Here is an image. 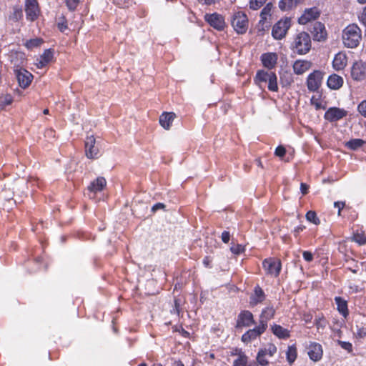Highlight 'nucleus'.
<instances>
[{"label": "nucleus", "mask_w": 366, "mask_h": 366, "mask_svg": "<svg viewBox=\"0 0 366 366\" xmlns=\"http://www.w3.org/2000/svg\"><path fill=\"white\" fill-rule=\"evenodd\" d=\"M362 39V30L357 24H350L343 30L342 40L347 48L355 49L357 47Z\"/></svg>", "instance_id": "f257e3e1"}, {"label": "nucleus", "mask_w": 366, "mask_h": 366, "mask_svg": "<svg viewBox=\"0 0 366 366\" xmlns=\"http://www.w3.org/2000/svg\"><path fill=\"white\" fill-rule=\"evenodd\" d=\"M311 47V37L306 31H301L295 34L290 45V49L299 55L307 54Z\"/></svg>", "instance_id": "f03ea898"}, {"label": "nucleus", "mask_w": 366, "mask_h": 366, "mask_svg": "<svg viewBox=\"0 0 366 366\" xmlns=\"http://www.w3.org/2000/svg\"><path fill=\"white\" fill-rule=\"evenodd\" d=\"M254 81L259 85L262 83L267 82V89L270 92H277L279 90L277 76L276 74L272 71H265L264 69L258 70L254 78Z\"/></svg>", "instance_id": "7ed1b4c3"}, {"label": "nucleus", "mask_w": 366, "mask_h": 366, "mask_svg": "<svg viewBox=\"0 0 366 366\" xmlns=\"http://www.w3.org/2000/svg\"><path fill=\"white\" fill-rule=\"evenodd\" d=\"M231 24L237 34H245L249 27V20L247 14L240 11L234 12L232 16Z\"/></svg>", "instance_id": "20e7f679"}, {"label": "nucleus", "mask_w": 366, "mask_h": 366, "mask_svg": "<svg viewBox=\"0 0 366 366\" xmlns=\"http://www.w3.org/2000/svg\"><path fill=\"white\" fill-rule=\"evenodd\" d=\"M24 11L26 19L30 22L36 21L41 14V10L38 0H25Z\"/></svg>", "instance_id": "39448f33"}, {"label": "nucleus", "mask_w": 366, "mask_h": 366, "mask_svg": "<svg viewBox=\"0 0 366 366\" xmlns=\"http://www.w3.org/2000/svg\"><path fill=\"white\" fill-rule=\"evenodd\" d=\"M277 348L273 343H268L266 347L260 348L256 356V363L258 366H268L269 361L267 359V356L271 357L274 355L277 352Z\"/></svg>", "instance_id": "423d86ee"}, {"label": "nucleus", "mask_w": 366, "mask_h": 366, "mask_svg": "<svg viewBox=\"0 0 366 366\" xmlns=\"http://www.w3.org/2000/svg\"><path fill=\"white\" fill-rule=\"evenodd\" d=\"M290 26L291 19L289 17L282 18L274 24L272 29V36L274 39L280 40L286 36Z\"/></svg>", "instance_id": "0eeeda50"}, {"label": "nucleus", "mask_w": 366, "mask_h": 366, "mask_svg": "<svg viewBox=\"0 0 366 366\" xmlns=\"http://www.w3.org/2000/svg\"><path fill=\"white\" fill-rule=\"evenodd\" d=\"M262 267L266 271L267 274L278 277L282 269V263L280 259L269 257L262 262Z\"/></svg>", "instance_id": "6e6552de"}, {"label": "nucleus", "mask_w": 366, "mask_h": 366, "mask_svg": "<svg viewBox=\"0 0 366 366\" xmlns=\"http://www.w3.org/2000/svg\"><path fill=\"white\" fill-rule=\"evenodd\" d=\"M350 76L355 81H362L366 78V62L362 59L355 61L350 69Z\"/></svg>", "instance_id": "1a4fd4ad"}, {"label": "nucleus", "mask_w": 366, "mask_h": 366, "mask_svg": "<svg viewBox=\"0 0 366 366\" xmlns=\"http://www.w3.org/2000/svg\"><path fill=\"white\" fill-rule=\"evenodd\" d=\"M204 19L210 26L217 31H223L226 27L224 17L217 12L206 14Z\"/></svg>", "instance_id": "9d476101"}, {"label": "nucleus", "mask_w": 366, "mask_h": 366, "mask_svg": "<svg viewBox=\"0 0 366 366\" xmlns=\"http://www.w3.org/2000/svg\"><path fill=\"white\" fill-rule=\"evenodd\" d=\"M256 324L254 315L249 310H244L240 311L236 320V329L249 327Z\"/></svg>", "instance_id": "9b49d317"}, {"label": "nucleus", "mask_w": 366, "mask_h": 366, "mask_svg": "<svg viewBox=\"0 0 366 366\" xmlns=\"http://www.w3.org/2000/svg\"><path fill=\"white\" fill-rule=\"evenodd\" d=\"M324 73L320 70H315L312 73H310L306 81V84L307 89L310 92H317L322 81Z\"/></svg>", "instance_id": "f8f14e48"}, {"label": "nucleus", "mask_w": 366, "mask_h": 366, "mask_svg": "<svg viewBox=\"0 0 366 366\" xmlns=\"http://www.w3.org/2000/svg\"><path fill=\"white\" fill-rule=\"evenodd\" d=\"M267 329L264 327L263 324H258L256 327L252 329H249L246 331L241 337V340L244 344H248L252 341L256 340L265 332Z\"/></svg>", "instance_id": "ddd939ff"}, {"label": "nucleus", "mask_w": 366, "mask_h": 366, "mask_svg": "<svg viewBox=\"0 0 366 366\" xmlns=\"http://www.w3.org/2000/svg\"><path fill=\"white\" fill-rule=\"evenodd\" d=\"M84 147L87 158L94 159L99 157V150L98 147L96 146V139L93 135L86 137Z\"/></svg>", "instance_id": "4468645a"}, {"label": "nucleus", "mask_w": 366, "mask_h": 366, "mask_svg": "<svg viewBox=\"0 0 366 366\" xmlns=\"http://www.w3.org/2000/svg\"><path fill=\"white\" fill-rule=\"evenodd\" d=\"M15 74L20 87L28 88L34 79L33 74L24 68L15 70Z\"/></svg>", "instance_id": "2eb2a0df"}, {"label": "nucleus", "mask_w": 366, "mask_h": 366, "mask_svg": "<svg viewBox=\"0 0 366 366\" xmlns=\"http://www.w3.org/2000/svg\"><path fill=\"white\" fill-rule=\"evenodd\" d=\"M347 115V112L344 109L339 107H330L329 108L324 114V118L330 122H337Z\"/></svg>", "instance_id": "dca6fc26"}, {"label": "nucleus", "mask_w": 366, "mask_h": 366, "mask_svg": "<svg viewBox=\"0 0 366 366\" xmlns=\"http://www.w3.org/2000/svg\"><path fill=\"white\" fill-rule=\"evenodd\" d=\"M260 61L262 66L271 71L274 69L277 64L278 55L276 52H266L260 56Z\"/></svg>", "instance_id": "f3484780"}, {"label": "nucleus", "mask_w": 366, "mask_h": 366, "mask_svg": "<svg viewBox=\"0 0 366 366\" xmlns=\"http://www.w3.org/2000/svg\"><path fill=\"white\" fill-rule=\"evenodd\" d=\"M307 355L314 362L320 361L323 356V349L320 343L312 342L307 347Z\"/></svg>", "instance_id": "a211bd4d"}, {"label": "nucleus", "mask_w": 366, "mask_h": 366, "mask_svg": "<svg viewBox=\"0 0 366 366\" xmlns=\"http://www.w3.org/2000/svg\"><path fill=\"white\" fill-rule=\"evenodd\" d=\"M320 15V11L316 6L306 9L302 16L299 18V23L301 24H306L309 21L319 18Z\"/></svg>", "instance_id": "6ab92c4d"}, {"label": "nucleus", "mask_w": 366, "mask_h": 366, "mask_svg": "<svg viewBox=\"0 0 366 366\" xmlns=\"http://www.w3.org/2000/svg\"><path fill=\"white\" fill-rule=\"evenodd\" d=\"M311 32L315 41H322L327 39V33L325 26L324 24L320 21H316L314 24Z\"/></svg>", "instance_id": "aec40b11"}, {"label": "nucleus", "mask_w": 366, "mask_h": 366, "mask_svg": "<svg viewBox=\"0 0 366 366\" xmlns=\"http://www.w3.org/2000/svg\"><path fill=\"white\" fill-rule=\"evenodd\" d=\"M266 299V295L262 288L257 285L253 290V292L249 297V304L251 306H257L259 304L262 303Z\"/></svg>", "instance_id": "412c9836"}, {"label": "nucleus", "mask_w": 366, "mask_h": 366, "mask_svg": "<svg viewBox=\"0 0 366 366\" xmlns=\"http://www.w3.org/2000/svg\"><path fill=\"white\" fill-rule=\"evenodd\" d=\"M106 186V179L103 177H98L90 182L89 185L87 187V189L89 192L95 194L97 192L103 191Z\"/></svg>", "instance_id": "4be33fe9"}, {"label": "nucleus", "mask_w": 366, "mask_h": 366, "mask_svg": "<svg viewBox=\"0 0 366 366\" xmlns=\"http://www.w3.org/2000/svg\"><path fill=\"white\" fill-rule=\"evenodd\" d=\"M347 65V56L344 52H338L335 55L332 67L335 71L343 70Z\"/></svg>", "instance_id": "5701e85b"}, {"label": "nucleus", "mask_w": 366, "mask_h": 366, "mask_svg": "<svg viewBox=\"0 0 366 366\" xmlns=\"http://www.w3.org/2000/svg\"><path fill=\"white\" fill-rule=\"evenodd\" d=\"M312 66V63L308 60H296L292 66L294 73L297 75L303 74L308 71Z\"/></svg>", "instance_id": "b1692460"}, {"label": "nucleus", "mask_w": 366, "mask_h": 366, "mask_svg": "<svg viewBox=\"0 0 366 366\" xmlns=\"http://www.w3.org/2000/svg\"><path fill=\"white\" fill-rule=\"evenodd\" d=\"M274 315L275 310L272 306L264 308L259 317V324H263L264 327L267 329L268 321L272 320L274 317Z\"/></svg>", "instance_id": "393cba45"}, {"label": "nucleus", "mask_w": 366, "mask_h": 366, "mask_svg": "<svg viewBox=\"0 0 366 366\" xmlns=\"http://www.w3.org/2000/svg\"><path fill=\"white\" fill-rule=\"evenodd\" d=\"M235 355H237L238 357L234 360L232 366H258L254 361H249L248 356L242 350H239V353H235Z\"/></svg>", "instance_id": "a878e982"}, {"label": "nucleus", "mask_w": 366, "mask_h": 366, "mask_svg": "<svg viewBox=\"0 0 366 366\" xmlns=\"http://www.w3.org/2000/svg\"><path fill=\"white\" fill-rule=\"evenodd\" d=\"M176 114L174 112H164L160 116H159V124L166 130H169L172 125V122L176 118Z\"/></svg>", "instance_id": "bb28decb"}, {"label": "nucleus", "mask_w": 366, "mask_h": 366, "mask_svg": "<svg viewBox=\"0 0 366 366\" xmlns=\"http://www.w3.org/2000/svg\"><path fill=\"white\" fill-rule=\"evenodd\" d=\"M54 57V51L51 49H46L37 59L36 65L37 68L42 69L51 61Z\"/></svg>", "instance_id": "cd10ccee"}, {"label": "nucleus", "mask_w": 366, "mask_h": 366, "mask_svg": "<svg viewBox=\"0 0 366 366\" xmlns=\"http://www.w3.org/2000/svg\"><path fill=\"white\" fill-rule=\"evenodd\" d=\"M343 83V78L337 74L330 75L327 81V86L333 90L340 89L342 86Z\"/></svg>", "instance_id": "c85d7f7f"}, {"label": "nucleus", "mask_w": 366, "mask_h": 366, "mask_svg": "<svg viewBox=\"0 0 366 366\" xmlns=\"http://www.w3.org/2000/svg\"><path fill=\"white\" fill-rule=\"evenodd\" d=\"M272 332L279 339L285 340L290 337V331L277 324L271 326Z\"/></svg>", "instance_id": "c756f323"}, {"label": "nucleus", "mask_w": 366, "mask_h": 366, "mask_svg": "<svg viewBox=\"0 0 366 366\" xmlns=\"http://www.w3.org/2000/svg\"><path fill=\"white\" fill-rule=\"evenodd\" d=\"M335 302L340 314L346 318L349 315L347 301L341 297H335Z\"/></svg>", "instance_id": "7c9ffc66"}, {"label": "nucleus", "mask_w": 366, "mask_h": 366, "mask_svg": "<svg viewBox=\"0 0 366 366\" xmlns=\"http://www.w3.org/2000/svg\"><path fill=\"white\" fill-rule=\"evenodd\" d=\"M23 19L22 8L19 5L13 6L12 11L9 16V20L12 22H19Z\"/></svg>", "instance_id": "2f4dec72"}, {"label": "nucleus", "mask_w": 366, "mask_h": 366, "mask_svg": "<svg viewBox=\"0 0 366 366\" xmlns=\"http://www.w3.org/2000/svg\"><path fill=\"white\" fill-rule=\"evenodd\" d=\"M302 0H280L279 8L281 11H289L296 7Z\"/></svg>", "instance_id": "473e14b6"}, {"label": "nucleus", "mask_w": 366, "mask_h": 366, "mask_svg": "<svg viewBox=\"0 0 366 366\" xmlns=\"http://www.w3.org/2000/svg\"><path fill=\"white\" fill-rule=\"evenodd\" d=\"M273 8V5L272 3H267L264 8L262 9L260 12V20L259 21V24L262 26L264 24L265 21L268 18L271 17V12Z\"/></svg>", "instance_id": "72a5a7b5"}, {"label": "nucleus", "mask_w": 366, "mask_h": 366, "mask_svg": "<svg viewBox=\"0 0 366 366\" xmlns=\"http://www.w3.org/2000/svg\"><path fill=\"white\" fill-rule=\"evenodd\" d=\"M297 357V349L295 344L289 345L286 351V359L290 365L295 362Z\"/></svg>", "instance_id": "f704fd0d"}, {"label": "nucleus", "mask_w": 366, "mask_h": 366, "mask_svg": "<svg viewBox=\"0 0 366 366\" xmlns=\"http://www.w3.org/2000/svg\"><path fill=\"white\" fill-rule=\"evenodd\" d=\"M365 143L366 142L361 139H352L346 142L345 146L350 150H357Z\"/></svg>", "instance_id": "c9c22d12"}, {"label": "nucleus", "mask_w": 366, "mask_h": 366, "mask_svg": "<svg viewBox=\"0 0 366 366\" xmlns=\"http://www.w3.org/2000/svg\"><path fill=\"white\" fill-rule=\"evenodd\" d=\"M292 74L289 71L280 74V84L283 87L290 86L293 83Z\"/></svg>", "instance_id": "e433bc0d"}, {"label": "nucleus", "mask_w": 366, "mask_h": 366, "mask_svg": "<svg viewBox=\"0 0 366 366\" xmlns=\"http://www.w3.org/2000/svg\"><path fill=\"white\" fill-rule=\"evenodd\" d=\"M44 42L43 39L41 38H34L27 40L24 44V46L28 49H32L34 48L39 47Z\"/></svg>", "instance_id": "4c0bfd02"}, {"label": "nucleus", "mask_w": 366, "mask_h": 366, "mask_svg": "<svg viewBox=\"0 0 366 366\" xmlns=\"http://www.w3.org/2000/svg\"><path fill=\"white\" fill-rule=\"evenodd\" d=\"M310 103L315 107L316 110L325 109V106L322 104L321 95H319L318 97L313 95L310 99Z\"/></svg>", "instance_id": "58836bf2"}, {"label": "nucleus", "mask_w": 366, "mask_h": 366, "mask_svg": "<svg viewBox=\"0 0 366 366\" xmlns=\"http://www.w3.org/2000/svg\"><path fill=\"white\" fill-rule=\"evenodd\" d=\"M306 219L308 222L313 223L315 225H319L320 224V219L317 215V213L315 211L310 210L305 214Z\"/></svg>", "instance_id": "ea45409f"}, {"label": "nucleus", "mask_w": 366, "mask_h": 366, "mask_svg": "<svg viewBox=\"0 0 366 366\" xmlns=\"http://www.w3.org/2000/svg\"><path fill=\"white\" fill-rule=\"evenodd\" d=\"M14 99L11 95L6 94L4 97L0 99V111L5 109V108L11 104Z\"/></svg>", "instance_id": "a19ab883"}, {"label": "nucleus", "mask_w": 366, "mask_h": 366, "mask_svg": "<svg viewBox=\"0 0 366 366\" xmlns=\"http://www.w3.org/2000/svg\"><path fill=\"white\" fill-rule=\"evenodd\" d=\"M352 240L360 245L366 244V235L364 232H356L353 234Z\"/></svg>", "instance_id": "79ce46f5"}, {"label": "nucleus", "mask_w": 366, "mask_h": 366, "mask_svg": "<svg viewBox=\"0 0 366 366\" xmlns=\"http://www.w3.org/2000/svg\"><path fill=\"white\" fill-rule=\"evenodd\" d=\"M265 2L266 1L264 0H249V7L252 10H257L261 8Z\"/></svg>", "instance_id": "37998d69"}, {"label": "nucleus", "mask_w": 366, "mask_h": 366, "mask_svg": "<svg viewBox=\"0 0 366 366\" xmlns=\"http://www.w3.org/2000/svg\"><path fill=\"white\" fill-rule=\"evenodd\" d=\"M231 252L234 254H240L245 251V247L240 244H234L230 247Z\"/></svg>", "instance_id": "c03bdc74"}, {"label": "nucleus", "mask_w": 366, "mask_h": 366, "mask_svg": "<svg viewBox=\"0 0 366 366\" xmlns=\"http://www.w3.org/2000/svg\"><path fill=\"white\" fill-rule=\"evenodd\" d=\"M337 344L344 350L347 351L348 352H352L353 351V347L352 343L350 342H345L338 340Z\"/></svg>", "instance_id": "a18cd8bd"}, {"label": "nucleus", "mask_w": 366, "mask_h": 366, "mask_svg": "<svg viewBox=\"0 0 366 366\" xmlns=\"http://www.w3.org/2000/svg\"><path fill=\"white\" fill-rule=\"evenodd\" d=\"M286 152L287 151L285 147L282 145H279L274 150V155L282 159V158L285 156Z\"/></svg>", "instance_id": "49530a36"}, {"label": "nucleus", "mask_w": 366, "mask_h": 366, "mask_svg": "<svg viewBox=\"0 0 366 366\" xmlns=\"http://www.w3.org/2000/svg\"><path fill=\"white\" fill-rule=\"evenodd\" d=\"M116 2L122 8H129L134 4V0H116Z\"/></svg>", "instance_id": "de8ad7c7"}, {"label": "nucleus", "mask_w": 366, "mask_h": 366, "mask_svg": "<svg viewBox=\"0 0 366 366\" xmlns=\"http://www.w3.org/2000/svg\"><path fill=\"white\" fill-rule=\"evenodd\" d=\"M65 3L69 11H74L79 3V0H66Z\"/></svg>", "instance_id": "09e8293b"}, {"label": "nucleus", "mask_w": 366, "mask_h": 366, "mask_svg": "<svg viewBox=\"0 0 366 366\" xmlns=\"http://www.w3.org/2000/svg\"><path fill=\"white\" fill-rule=\"evenodd\" d=\"M174 331L179 332L184 337H189L190 334L188 331L185 330L182 325H175L173 327Z\"/></svg>", "instance_id": "8fccbe9b"}, {"label": "nucleus", "mask_w": 366, "mask_h": 366, "mask_svg": "<svg viewBox=\"0 0 366 366\" xmlns=\"http://www.w3.org/2000/svg\"><path fill=\"white\" fill-rule=\"evenodd\" d=\"M359 21L365 26H366V6L362 8V11L358 14Z\"/></svg>", "instance_id": "3c124183"}, {"label": "nucleus", "mask_w": 366, "mask_h": 366, "mask_svg": "<svg viewBox=\"0 0 366 366\" xmlns=\"http://www.w3.org/2000/svg\"><path fill=\"white\" fill-rule=\"evenodd\" d=\"M357 110L362 116L366 117V100L362 101L358 104Z\"/></svg>", "instance_id": "603ef678"}, {"label": "nucleus", "mask_w": 366, "mask_h": 366, "mask_svg": "<svg viewBox=\"0 0 366 366\" xmlns=\"http://www.w3.org/2000/svg\"><path fill=\"white\" fill-rule=\"evenodd\" d=\"M356 336L359 338H364L366 337V327L363 326H357Z\"/></svg>", "instance_id": "864d4df0"}, {"label": "nucleus", "mask_w": 366, "mask_h": 366, "mask_svg": "<svg viewBox=\"0 0 366 366\" xmlns=\"http://www.w3.org/2000/svg\"><path fill=\"white\" fill-rule=\"evenodd\" d=\"M57 27L60 31L63 32L68 29L67 21L63 18L61 21L58 22Z\"/></svg>", "instance_id": "5fc2aeb1"}, {"label": "nucleus", "mask_w": 366, "mask_h": 366, "mask_svg": "<svg viewBox=\"0 0 366 366\" xmlns=\"http://www.w3.org/2000/svg\"><path fill=\"white\" fill-rule=\"evenodd\" d=\"M334 207L338 208L337 215H341V212L345 207V202L337 201L335 202Z\"/></svg>", "instance_id": "6e6d98bb"}, {"label": "nucleus", "mask_w": 366, "mask_h": 366, "mask_svg": "<svg viewBox=\"0 0 366 366\" xmlns=\"http://www.w3.org/2000/svg\"><path fill=\"white\" fill-rule=\"evenodd\" d=\"M349 289L351 291V292L357 293V292H360V291H362L364 289V287L362 288L356 284L350 283L349 285Z\"/></svg>", "instance_id": "4d7b16f0"}, {"label": "nucleus", "mask_w": 366, "mask_h": 366, "mask_svg": "<svg viewBox=\"0 0 366 366\" xmlns=\"http://www.w3.org/2000/svg\"><path fill=\"white\" fill-rule=\"evenodd\" d=\"M302 256L306 262H310L313 260V254L310 251H304L302 252Z\"/></svg>", "instance_id": "13d9d810"}, {"label": "nucleus", "mask_w": 366, "mask_h": 366, "mask_svg": "<svg viewBox=\"0 0 366 366\" xmlns=\"http://www.w3.org/2000/svg\"><path fill=\"white\" fill-rule=\"evenodd\" d=\"M212 257L209 256H206L204 257L202 263L205 267L211 268L212 267Z\"/></svg>", "instance_id": "bf43d9fd"}, {"label": "nucleus", "mask_w": 366, "mask_h": 366, "mask_svg": "<svg viewBox=\"0 0 366 366\" xmlns=\"http://www.w3.org/2000/svg\"><path fill=\"white\" fill-rule=\"evenodd\" d=\"M166 207L165 204L161 202L156 203L152 207V212H156L159 209H164Z\"/></svg>", "instance_id": "052dcab7"}, {"label": "nucleus", "mask_w": 366, "mask_h": 366, "mask_svg": "<svg viewBox=\"0 0 366 366\" xmlns=\"http://www.w3.org/2000/svg\"><path fill=\"white\" fill-rule=\"evenodd\" d=\"M222 241L224 243H228L230 239V234L228 231H224L221 234Z\"/></svg>", "instance_id": "680f3d73"}, {"label": "nucleus", "mask_w": 366, "mask_h": 366, "mask_svg": "<svg viewBox=\"0 0 366 366\" xmlns=\"http://www.w3.org/2000/svg\"><path fill=\"white\" fill-rule=\"evenodd\" d=\"M305 228H306V227L305 225H302V224L296 227L293 230L295 237H297L298 235L300 234V233L301 232H302L304 229H305Z\"/></svg>", "instance_id": "e2e57ef3"}, {"label": "nucleus", "mask_w": 366, "mask_h": 366, "mask_svg": "<svg viewBox=\"0 0 366 366\" xmlns=\"http://www.w3.org/2000/svg\"><path fill=\"white\" fill-rule=\"evenodd\" d=\"M300 190L303 195L307 194L309 192V185L306 183L302 182L300 184Z\"/></svg>", "instance_id": "0e129e2a"}, {"label": "nucleus", "mask_w": 366, "mask_h": 366, "mask_svg": "<svg viewBox=\"0 0 366 366\" xmlns=\"http://www.w3.org/2000/svg\"><path fill=\"white\" fill-rule=\"evenodd\" d=\"M199 3L207 6H210L216 3L217 0H197Z\"/></svg>", "instance_id": "69168bd1"}, {"label": "nucleus", "mask_w": 366, "mask_h": 366, "mask_svg": "<svg viewBox=\"0 0 366 366\" xmlns=\"http://www.w3.org/2000/svg\"><path fill=\"white\" fill-rule=\"evenodd\" d=\"M312 318V315H310V314H309V313H305V314H304V315H303L302 320H303L306 323H308V322H311Z\"/></svg>", "instance_id": "338daca9"}, {"label": "nucleus", "mask_w": 366, "mask_h": 366, "mask_svg": "<svg viewBox=\"0 0 366 366\" xmlns=\"http://www.w3.org/2000/svg\"><path fill=\"white\" fill-rule=\"evenodd\" d=\"M174 366H184V365L181 360H179L174 361Z\"/></svg>", "instance_id": "774afa93"}]
</instances>
